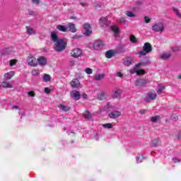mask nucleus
I'll use <instances>...</instances> for the list:
<instances>
[{"label": "nucleus", "mask_w": 181, "mask_h": 181, "mask_svg": "<svg viewBox=\"0 0 181 181\" xmlns=\"http://www.w3.org/2000/svg\"><path fill=\"white\" fill-rule=\"evenodd\" d=\"M51 40L54 43V48L55 52H60L66 50V47H67V39H59L56 31L51 32Z\"/></svg>", "instance_id": "obj_1"}, {"label": "nucleus", "mask_w": 181, "mask_h": 181, "mask_svg": "<svg viewBox=\"0 0 181 181\" xmlns=\"http://www.w3.org/2000/svg\"><path fill=\"white\" fill-rule=\"evenodd\" d=\"M146 64H149V59L148 58H145L144 62L136 64L134 69L130 70V73L132 74H135V73H136L137 76H142L145 74V70L139 69V67H141V66H145Z\"/></svg>", "instance_id": "obj_2"}, {"label": "nucleus", "mask_w": 181, "mask_h": 181, "mask_svg": "<svg viewBox=\"0 0 181 181\" xmlns=\"http://www.w3.org/2000/svg\"><path fill=\"white\" fill-rule=\"evenodd\" d=\"M151 52H152V45H151L149 42H146L143 46V50L139 52L137 54L139 57H142V56H146V54L151 53Z\"/></svg>", "instance_id": "obj_3"}, {"label": "nucleus", "mask_w": 181, "mask_h": 181, "mask_svg": "<svg viewBox=\"0 0 181 181\" xmlns=\"http://www.w3.org/2000/svg\"><path fill=\"white\" fill-rule=\"evenodd\" d=\"M104 46V42L101 40H98L94 43L89 44V49L91 50H100Z\"/></svg>", "instance_id": "obj_4"}, {"label": "nucleus", "mask_w": 181, "mask_h": 181, "mask_svg": "<svg viewBox=\"0 0 181 181\" xmlns=\"http://www.w3.org/2000/svg\"><path fill=\"white\" fill-rule=\"evenodd\" d=\"M156 92L152 90L147 93V95L144 98V100L146 103H151V101H153V100H156Z\"/></svg>", "instance_id": "obj_5"}, {"label": "nucleus", "mask_w": 181, "mask_h": 181, "mask_svg": "<svg viewBox=\"0 0 181 181\" xmlns=\"http://www.w3.org/2000/svg\"><path fill=\"white\" fill-rule=\"evenodd\" d=\"M152 30L153 32H160L162 33L165 30V24L162 22L157 23L152 25Z\"/></svg>", "instance_id": "obj_6"}, {"label": "nucleus", "mask_w": 181, "mask_h": 181, "mask_svg": "<svg viewBox=\"0 0 181 181\" xmlns=\"http://www.w3.org/2000/svg\"><path fill=\"white\" fill-rule=\"evenodd\" d=\"M81 54H83V50L80 48H74L71 51V56L74 57V59L81 57Z\"/></svg>", "instance_id": "obj_7"}, {"label": "nucleus", "mask_w": 181, "mask_h": 181, "mask_svg": "<svg viewBox=\"0 0 181 181\" xmlns=\"http://www.w3.org/2000/svg\"><path fill=\"white\" fill-rule=\"evenodd\" d=\"M111 23L110 21H108V17H102L99 19V25L102 28H107Z\"/></svg>", "instance_id": "obj_8"}, {"label": "nucleus", "mask_w": 181, "mask_h": 181, "mask_svg": "<svg viewBox=\"0 0 181 181\" xmlns=\"http://www.w3.org/2000/svg\"><path fill=\"white\" fill-rule=\"evenodd\" d=\"M27 63L31 67H36L37 66V59L35 57L30 56L28 58Z\"/></svg>", "instance_id": "obj_9"}, {"label": "nucleus", "mask_w": 181, "mask_h": 181, "mask_svg": "<svg viewBox=\"0 0 181 181\" xmlns=\"http://www.w3.org/2000/svg\"><path fill=\"white\" fill-rule=\"evenodd\" d=\"M71 86L73 88H83V85L80 83V81L77 78L71 81Z\"/></svg>", "instance_id": "obj_10"}, {"label": "nucleus", "mask_w": 181, "mask_h": 181, "mask_svg": "<svg viewBox=\"0 0 181 181\" xmlns=\"http://www.w3.org/2000/svg\"><path fill=\"white\" fill-rule=\"evenodd\" d=\"M83 29L85 30L84 35H86V36H90V35H91L93 31L91 30V27L88 23H86L83 24Z\"/></svg>", "instance_id": "obj_11"}, {"label": "nucleus", "mask_w": 181, "mask_h": 181, "mask_svg": "<svg viewBox=\"0 0 181 181\" xmlns=\"http://www.w3.org/2000/svg\"><path fill=\"white\" fill-rule=\"evenodd\" d=\"M109 117L112 119H115V118H118L119 117H121V112H119L118 110H115V111L110 112L109 113Z\"/></svg>", "instance_id": "obj_12"}, {"label": "nucleus", "mask_w": 181, "mask_h": 181, "mask_svg": "<svg viewBox=\"0 0 181 181\" xmlns=\"http://www.w3.org/2000/svg\"><path fill=\"white\" fill-rule=\"evenodd\" d=\"M148 83V81L145 79H137L136 81V86L138 87H145L146 86V84Z\"/></svg>", "instance_id": "obj_13"}, {"label": "nucleus", "mask_w": 181, "mask_h": 181, "mask_svg": "<svg viewBox=\"0 0 181 181\" xmlns=\"http://www.w3.org/2000/svg\"><path fill=\"white\" fill-rule=\"evenodd\" d=\"M67 31L71 32V33H76L77 32V29L76 28V24L73 23H70L68 24Z\"/></svg>", "instance_id": "obj_14"}, {"label": "nucleus", "mask_w": 181, "mask_h": 181, "mask_svg": "<svg viewBox=\"0 0 181 181\" xmlns=\"http://www.w3.org/2000/svg\"><path fill=\"white\" fill-rule=\"evenodd\" d=\"M37 62L40 66H46L47 64V59L45 57H38Z\"/></svg>", "instance_id": "obj_15"}, {"label": "nucleus", "mask_w": 181, "mask_h": 181, "mask_svg": "<svg viewBox=\"0 0 181 181\" xmlns=\"http://www.w3.org/2000/svg\"><path fill=\"white\" fill-rule=\"evenodd\" d=\"M115 53H117V51L114 49H110L106 52L105 57H107V59H111V57H114V56H115Z\"/></svg>", "instance_id": "obj_16"}, {"label": "nucleus", "mask_w": 181, "mask_h": 181, "mask_svg": "<svg viewBox=\"0 0 181 181\" xmlns=\"http://www.w3.org/2000/svg\"><path fill=\"white\" fill-rule=\"evenodd\" d=\"M71 95H72L73 98L74 100H76V101H78V100H80V92L77 91V90H72L71 92Z\"/></svg>", "instance_id": "obj_17"}, {"label": "nucleus", "mask_w": 181, "mask_h": 181, "mask_svg": "<svg viewBox=\"0 0 181 181\" xmlns=\"http://www.w3.org/2000/svg\"><path fill=\"white\" fill-rule=\"evenodd\" d=\"M133 59L131 57H127L126 59L124 60L123 64L124 66H131L132 64Z\"/></svg>", "instance_id": "obj_18"}, {"label": "nucleus", "mask_w": 181, "mask_h": 181, "mask_svg": "<svg viewBox=\"0 0 181 181\" xmlns=\"http://www.w3.org/2000/svg\"><path fill=\"white\" fill-rule=\"evenodd\" d=\"M113 97L114 98H119V97H121V90L115 88L113 90Z\"/></svg>", "instance_id": "obj_19"}, {"label": "nucleus", "mask_w": 181, "mask_h": 181, "mask_svg": "<svg viewBox=\"0 0 181 181\" xmlns=\"http://www.w3.org/2000/svg\"><path fill=\"white\" fill-rule=\"evenodd\" d=\"M13 76H15V72L10 71V72L6 73L4 74V78H6V80H11V78H12V77H13Z\"/></svg>", "instance_id": "obj_20"}, {"label": "nucleus", "mask_w": 181, "mask_h": 181, "mask_svg": "<svg viewBox=\"0 0 181 181\" xmlns=\"http://www.w3.org/2000/svg\"><path fill=\"white\" fill-rule=\"evenodd\" d=\"M1 86L4 87V88H12V87H13L12 83H11L9 81H4Z\"/></svg>", "instance_id": "obj_21"}, {"label": "nucleus", "mask_w": 181, "mask_h": 181, "mask_svg": "<svg viewBox=\"0 0 181 181\" xmlns=\"http://www.w3.org/2000/svg\"><path fill=\"white\" fill-rule=\"evenodd\" d=\"M57 29L59 30V32H67V26L62 25H57Z\"/></svg>", "instance_id": "obj_22"}, {"label": "nucleus", "mask_w": 181, "mask_h": 181, "mask_svg": "<svg viewBox=\"0 0 181 181\" xmlns=\"http://www.w3.org/2000/svg\"><path fill=\"white\" fill-rule=\"evenodd\" d=\"M104 77H105L104 74H99L94 76L93 80H95V81H100L103 80Z\"/></svg>", "instance_id": "obj_23"}, {"label": "nucleus", "mask_w": 181, "mask_h": 181, "mask_svg": "<svg viewBox=\"0 0 181 181\" xmlns=\"http://www.w3.org/2000/svg\"><path fill=\"white\" fill-rule=\"evenodd\" d=\"M58 108L59 110H62V111H70V107L68 105H58Z\"/></svg>", "instance_id": "obj_24"}, {"label": "nucleus", "mask_w": 181, "mask_h": 181, "mask_svg": "<svg viewBox=\"0 0 181 181\" xmlns=\"http://www.w3.org/2000/svg\"><path fill=\"white\" fill-rule=\"evenodd\" d=\"M173 11L174 13L176 15V16H177V18H180V19H181L180 10L176 7H173Z\"/></svg>", "instance_id": "obj_25"}, {"label": "nucleus", "mask_w": 181, "mask_h": 181, "mask_svg": "<svg viewBox=\"0 0 181 181\" xmlns=\"http://www.w3.org/2000/svg\"><path fill=\"white\" fill-rule=\"evenodd\" d=\"M170 56H172V54L170 52H165V53H163V54H161L160 57L163 60H166V59H169V57H170Z\"/></svg>", "instance_id": "obj_26"}, {"label": "nucleus", "mask_w": 181, "mask_h": 181, "mask_svg": "<svg viewBox=\"0 0 181 181\" xmlns=\"http://www.w3.org/2000/svg\"><path fill=\"white\" fill-rule=\"evenodd\" d=\"M112 108H115V106L112 105L111 103H108L105 107V111H110V110H112Z\"/></svg>", "instance_id": "obj_27"}, {"label": "nucleus", "mask_w": 181, "mask_h": 181, "mask_svg": "<svg viewBox=\"0 0 181 181\" xmlns=\"http://www.w3.org/2000/svg\"><path fill=\"white\" fill-rule=\"evenodd\" d=\"M111 30H112V32H114V33H115L116 35L119 33V28H118V27H117V25H112L110 27Z\"/></svg>", "instance_id": "obj_28"}, {"label": "nucleus", "mask_w": 181, "mask_h": 181, "mask_svg": "<svg viewBox=\"0 0 181 181\" xmlns=\"http://www.w3.org/2000/svg\"><path fill=\"white\" fill-rule=\"evenodd\" d=\"M158 144H159V139H154L151 141V146H153V148H156Z\"/></svg>", "instance_id": "obj_29"}, {"label": "nucleus", "mask_w": 181, "mask_h": 181, "mask_svg": "<svg viewBox=\"0 0 181 181\" xmlns=\"http://www.w3.org/2000/svg\"><path fill=\"white\" fill-rule=\"evenodd\" d=\"M51 78H52L50 77V75L45 74L43 76V81H45V83H49V81H50Z\"/></svg>", "instance_id": "obj_30"}, {"label": "nucleus", "mask_w": 181, "mask_h": 181, "mask_svg": "<svg viewBox=\"0 0 181 181\" xmlns=\"http://www.w3.org/2000/svg\"><path fill=\"white\" fill-rule=\"evenodd\" d=\"M83 117L86 119H91V113L88 111H86L83 114Z\"/></svg>", "instance_id": "obj_31"}, {"label": "nucleus", "mask_w": 181, "mask_h": 181, "mask_svg": "<svg viewBox=\"0 0 181 181\" xmlns=\"http://www.w3.org/2000/svg\"><path fill=\"white\" fill-rule=\"evenodd\" d=\"M136 160L137 163H141L142 160H144V156L139 155L136 157Z\"/></svg>", "instance_id": "obj_32"}, {"label": "nucleus", "mask_w": 181, "mask_h": 181, "mask_svg": "<svg viewBox=\"0 0 181 181\" xmlns=\"http://www.w3.org/2000/svg\"><path fill=\"white\" fill-rule=\"evenodd\" d=\"M125 15L128 16L129 18H135V13L132 11H126Z\"/></svg>", "instance_id": "obj_33"}, {"label": "nucleus", "mask_w": 181, "mask_h": 181, "mask_svg": "<svg viewBox=\"0 0 181 181\" xmlns=\"http://www.w3.org/2000/svg\"><path fill=\"white\" fill-rule=\"evenodd\" d=\"M160 119V116L156 115L151 117V122H158Z\"/></svg>", "instance_id": "obj_34"}, {"label": "nucleus", "mask_w": 181, "mask_h": 181, "mask_svg": "<svg viewBox=\"0 0 181 181\" xmlns=\"http://www.w3.org/2000/svg\"><path fill=\"white\" fill-rule=\"evenodd\" d=\"M27 32L29 35H35V30L30 27H26Z\"/></svg>", "instance_id": "obj_35"}, {"label": "nucleus", "mask_w": 181, "mask_h": 181, "mask_svg": "<svg viewBox=\"0 0 181 181\" xmlns=\"http://www.w3.org/2000/svg\"><path fill=\"white\" fill-rule=\"evenodd\" d=\"M165 90V86H159L157 90V94H161L162 91Z\"/></svg>", "instance_id": "obj_36"}, {"label": "nucleus", "mask_w": 181, "mask_h": 181, "mask_svg": "<svg viewBox=\"0 0 181 181\" xmlns=\"http://www.w3.org/2000/svg\"><path fill=\"white\" fill-rule=\"evenodd\" d=\"M103 128H106L107 129H111L112 128V123H106L103 124Z\"/></svg>", "instance_id": "obj_37"}, {"label": "nucleus", "mask_w": 181, "mask_h": 181, "mask_svg": "<svg viewBox=\"0 0 181 181\" xmlns=\"http://www.w3.org/2000/svg\"><path fill=\"white\" fill-rule=\"evenodd\" d=\"M130 42H132V43H138V39L134 35H130Z\"/></svg>", "instance_id": "obj_38"}, {"label": "nucleus", "mask_w": 181, "mask_h": 181, "mask_svg": "<svg viewBox=\"0 0 181 181\" xmlns=\"http://www.w3.org/2000/svg\"><path fill=\"white\" fill-rule=\"evenodd\" d=\"M18 63L17 59H11L10 60V66L12 67L13 66H15Z\"/></svg>", "instance_id": "obj_39"}, {"label": "nucleus", "mask_w": 181, "mask_h": 181, "mask_svg": "<svg viewBox=\"0 0 181 181\" xmlns=\"http://www.w3.org/2000/svg\"><path fill=\"white\" fill-rule=\"evenodd\" d=\"M85 72L86 74H93V69H91V68H86Z\"/></svg>", "instance_id": "obj_40"}, {"label": "nucleus", "mask_w": 181, "mask_h": 181, "mask_svg": "<svg viewBox=\"0 0 181 181\" xmlns=\"http://www.w3.org/2000/svg\"><path fill=\"white\" fill-rule=\"evenodd\" d=\"M104 95H105L104 93H99L98 95V100H104Z\"/></svg>", "instance_id": "obj_41"}, {"label": "nucleus", "mask_w": 181, "mask_h": 181, "mask_svg": "<svg viewBox=\"0 0 181 181\" xmlns=\"http://www.w3.org/2000/svg\"><path fill=\"white\" fill-rule=\"evenodd\" d=\"M33 76H39V70L37 69H33L32 71Z\"/></svg>", "instance_id": "obj_42"}, {"label": "nucleus", "mask_w": 181, "mask_h": 181, "mask_svg": "<svg viewBox=\"0 0 181 181\" xmlns=\"http://www.w3.org/2000/svg\"><path fill=\"white\" fill-rule=\"evenodd\" d=\"M144 22L145 23H151V18L149 16L144 17Z\"/></svg>", "instance_id": "obj_43"}, {"label": "nucleus", "mask_w": 181, "mask_h": 181, "mask_svg": "<svg viewBox=\"0 0 181 181\" xmlns=\"http://www.w3.org/2000/svg\"><path fill=\"white\" fill-rule=\"evenodd\" d=\"M119 23H122V25H125V23H127V20H125L124 18H122L119 19Z\"/></svg>", "instance_id": "obj_44"}, {"label": "nucleus", "mask_w": 181, "mask_h": 181, "mask_svg": "<svg viewBox=\"0 0 181 181\" xmlns=\"http://www.w3.org/2000/svg\"><path fill=\"white\" fill-rule=\"evenodd\" d=\"M81 6H83V8H86V6H88V3L86 2V1L81 2Z\"/></svg>", "instance_id": "obj_45"}, {"label": "nucleus", "mask_w": 181, "mask_h": 181, "mask_svg": "<svg viewBox=\"0 0 181 181\" xmlns=\"http://www.w3.org/2000/svg\"><path fill=\"white\" fill-rule=\"evenodd\" d=\"M81 37H83L82 35H74V36L72 37V39L76 40V39H80V38H81Z\"/></svg>", "instance_id": "obj_46"}, {"label": "nucleus", "mask_w": 181, "mask_h": 181, "mask_svg": "<svg viewBox=\"0 0 181 181\" xmlns=\"http://www.w3.org/2000/svg\"><path fill=\"white\" fill-rule=\"evenodd\" d=\"M33 4H35V5H39L40 4V0H31Z\"/></svg>", "instance_id": "obj_47"}, {"label": "nucleus", "mask_w": 181, "mask_h": 181, "mask_svg": "<svg viewBox=\"0 0 181 181\" xmlns=\"http://www.w3.org/2000/svg\"><path fill=\"white\" fill-rule=\"evenodd\" d=\"M171 119H173L174 121H177V119H178L177 115H173L171 116Z\"/></svg>", "instance_id": "obj_48"}, {"label": "nucleus", "mask_w": 181, "mask_h": 181, "mask_svg": "<svg viewBox=\"0 0 181 181\" xmlns=\"http://www.w3.org/2000/svg\"><path fill=\"white\" fill-rule=\"evenodd\" d=\"M50 92H51L50 88H45V93H46V94H50Z\"/></svg>", "instance_id": "obj_49"}, {"label": "nucleus", "mask_w": 181, "mask_h": 181, "mask_svg": "<svg viewBox=\"0 0 181 181\" xmlns=\"http://www.w3.org/2000/svg\"><path fill=\"white\" fill-rule=\"evenodd\" d=\"M28 95H30V97H35V92L34 91L28 92Z\"/></svg>", "instance_id": "obj_50"}, {"label": "nucleus", "mask_w": 181, "mask_h": 181, "mask_svg": "<svg viewBox=\"0 0 181 181\" xmlns=\"http://www.w3.org/2000/svg\"><path fill=\"white\" fill-rule=\"evenodd\" d=\"M173 162H175V163H177V162H180V160L177 158H173Z\"/></svg>", "instance_id": "obj_51"}, {"label": "nucleus", "mask_w": 181, "mask_h": 181, "mask_svg": "<svg viewBox=\"0 0 181 181\" xmlns=\"http://www.w3.org/2000/svg\"><path fill=\"white\" fill-rule=\"evenodd\" d=\"M117 77H122V74L121 72H117Z\"/></svg>", "instance_id": "obj_52"}, {"label": "nucleus", "mask_w": 181, "mask_h": 181, "mask_svg": "<svg viewBox=\"0 0 181 181\" xmlns=\"http://www.w3.org/2000/svg\"><path fill=\"white\" fill-rule=\"evenodd\" d=\"M146 110H140V114H146Z\"/></svg>", "instance_id": "obj_53"}, {"label": "nucleus", "mask_w": 181, "mask_h": 181, "mask_svg": "<svg viewBox=\"0 0 181 181\" xmlns=\"http://www.w3.org/2000/svg\"><path fill=\"white\" fill-rule=\"evenodd\" d=\"M13 109H14V110H18V109H19V106H18V105H14V106H13Z\"/></svg>", "instance_id": "obj_54"}, {"label": "nucleus", "mask_w": 181, "mask_h": 181, "mask_svg": "<svg viewBox=\"0 0 181 181\" xmlns=\"http://www.w3.org/2000/svg\"><path fill=\"white\" fill-rule=\"evenodd\" d=\"M82 97H83V98H87V94L83 93V94H82Z\"/></svg>", "instance_id": "obj_55"}, {"label": "nucleus", "mask_w": 181, "mask_h": 181, "mask_svg": "<svg viewBox=\"0 0 181 181\" xmlns=\"http://www.w3.org/2000/svg\"><path fill=\"white\" fill-rule=\"evenodd\" d=\"M177 50H179V48L175 47V48L173 49V52H177Z\"/></svg>", "instance_id": "obj_56"}, {"label": "nucleus", "mask_w": 181, "mask_h": 181, "mask_svg": "<svg viewBox=\"0 0 181 181\" xmlns=\"http://www.w3.org/2000/svg\"><path fill=\"white\" fill-rule=\"evenodd\" d=\"M71 64H74V61H71Z\"/></svg>", "instance_id": "obj_57"}, {"label": "nucleus", "mask_w": 181, "mask_h": 181, "mask_svg": "<svg viewBox=\"0 0 181 181\" xmlns=\"http://www.w3.org/2000/svg\"><path fill=\"white\" fill-rule=\"evenodd\" d=\"M178 138H181V134H179V135H178Z\"/></svg>", "instance_id": "obj_58"}, {"label": "nucleus", "mask_w": 181, "mask_h": 181, "mask_svg": "<svg viewBox=\"0 0 181 181\" xmlns=\"http://www.w3.org/2000/svg\"><path fill=\"white\" fill-rule=\"evenodd\" d=\"M72 19H76V17H72Z\"/></svg>", "instance_id": "obj_59"}, {"label": "nucleus", "mask_w": 181, "mask_h": 181, "mask_svg": "<svg viewBox=\"0 0 181 181\" xmlns=\"http://www.w3.org/2000/svg\"><path fill=\"white\" fill-rule=\"evenodd\" d=\"M2 87V86L0 85V88Z\"/></svg>", "instance_id": "obj_60"}]
</instances>
